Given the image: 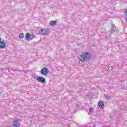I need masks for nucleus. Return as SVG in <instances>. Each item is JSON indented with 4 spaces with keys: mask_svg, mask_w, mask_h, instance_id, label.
<instances>
[{
    "mask_svg": "<svg viewBox=\"0 0 127 127\" xmlns=\"http://www.w3.org/2000/svg\"><path fill=\"white\" fill-rule=\"evenodd\" d=\"M116 30H117V29L111 28V29L110 30V32H111V33H114L116 32Z\"/></svg>",
    "mask_w": 127,
    "mask_h": 127,
    "instance_id": "nucleus-14",
    "label": "nucleus"
},
{
    "mask_svg": "<svg viewBox=\"0 0 127 127\" xmlns=\"http://www.w3.org/2000/svg\"><path fill=\"white\" fill-rule=\"evenodd\" d=\"M25 39H26V40H27V41L30 40V35L29 33H26Z\"/></svg>",
    "mask_w": 127,
    "mask_h": 127,
    "instance_id": "nucleus-9",
    "label": "nucleus"
},
{
    "mask_svg": "<svg viewBox=\"0 0 127 127\" xmlns=\"http://www.w3.org/2000/svg\"><path fill=\"white\" fill-rule=\"evenodd\" d=\"M24 37V34L21 33L19 34V38H20V39H22V38H23Z\"/></svg>",
    "mask_w": 127,
    "mask_h": 127,
    "instance_id": "nucleus-12",
    "label": "nucleus"
},
{
    "mask_svg": "<svg viewBox=\"0 0 127 127\" xmlns=\"http://www.w3.org/2000/svg\"><path fill=\"white\" fill-rule=\"evenodd\" d=\"M40 73L41 74H42V75L46 76V75H47L48 73H49V70L48 69V68H47V67H43L41 70Z\"/></svg>",
    "mask_w": 127,
    "mask_h": 127,
    "instance_id": "nucleus-2",
    "label": "nucleus"
},
{
    "mask_svg": "<svg viewBox=\"0 0 127 127\" xmlns=\"http://www.w3.org/2000/svg\"><path fill=\"white\" fill-rule=\"evenodd\" d=\"M37 81H38V82H39L40 83H44L46 82L45 78L42 76H38V77L37 78Z\"/></svg>",
    "mask_w": 127,
    "mask_h": 127,
    "instance_id": "nucleus-3",
    "label": "nucleus"
},
{
    "mask_svg": "<svg viewBox=\"0 0 127 127\" xmlns=\"http://www.w3.org/2000/svg\"><path fill=\"white\" fill-rule=\"evenodd\" d=\"M126 13H127V10H126ZM126 15H127V14H126Z\"/></svg>",
    "mask_w": 127,
    "mask_h": 127,
    "instance_id": "nucleus-18",
    "label": "nucleus"
},
{
    "mask_svg": "<svg viewBox=\"0 0 127 127\" xmlns=\"http://www.w3.org/2000/svg\"><path fill=\"white\" fill-rule=\"evenodd\" d=\"M104 98H105V99H107L108 100H111V96H110L109 95L104 94Z\"/></svg>",
    "mask_w": 127,
    "mask_h": 127,
    "instance_id": "nucleus-10",
    "label": "nucleus"
},
{
    "mask_svg": "<svg viewBox=\"0 0 127 127\" xmlns=\"http://www.w3.org/2000/svg\"><path fill=\"white\" fill-rule=\"evenodd\" d=\"M12 126L14 127H19L20 124H19V122L18 121H15L13 122Z\"/></svg>",
    "mask_w": 127,
    "mask_h": 127,
    "instance_id": "nucleus-5",
    "label": "nucleus"
},
{
    "mask_svg": "<svg viewBox=\"0 0 127 127\" xmlns=\"http://www.w3.org/2000/svg\"><path fill=\"white\" fill-rule=\"evenodd\" d=\"M89 111L91 113H93L94 112V109H93V108L90 107L89 108Z\"/></svg>",
    "mask_w": 127,
    "mask_h": 127,
    "instance_id": "nucleus-15",
    "label": "nucleus"
},
{
    "mask_svg": "<svg viewBox=\"0 0 127 127\" xmlns=\"http://www.w3.org/2000/svg\"><path fill=\"white\" fill-rule=\"evenodd\" d=\"M98 106L100 109H103L104 108V103H103L102 101H99L98 103Z\"/></svg>",
    "mask_w": 127,
    "mask_h": 127,
    "instance_id": "nucleus-7",
    "label": "nucleus"
},
{
    "mask_svg": "<svg viewBox=\"0 0 127 127\" xmlns=\"http://www.w3.org/2000/svg\"><path fill=\"white\" fill-rule=\"evenodd\" d=\"M80 57L84 61H89L90 59H91V55L89 53H84L82 55L80 56Z\"/></svg>",
    "mask_w": 127,
    "mask_h": 127,
    "instance_id": "nucleus-1",
    "label": "nucleus"
},
{
    "mask_svg": "<svg viewBox=\"0 0 127 127\" xmlns=\"http://www.w3.org/2000/svg\"><path fill=\"white\" fill-rule=\"evenodd\" d=\"M116 26L115 25V24H112V28H113L114 29H116Z\"/></svg>",
    "mask_w": 127,
    "mask_h": 127,
    "instance_id": "nucleus-16",
    "label": "nucleus"
},
{
    "mask_svg": "<svg viewBox=\"0 0 127 127\" xmlns=\"http://www.w3.org/2000/svg\"><path fill=\"white\" fill-rule=\"evenodd\" d=\"M50 25H52V26H54L55 25H56L57 24V21L55 20H52L50 22Z\"/></svg>",
    "mask_w": 127,
    "mask_h": 127,
    "instance_id": "nucleus-8",
    "label": "nucleus"
},
{
    "mask_svg": "<svg viewBox=\"0 0 127 127\" xmlns=\"http://www.w3.org/2000/svg\"><path fill=\"white\" fill-rule=\"evenodd\" d=\"M75 106L76 107V108H79V104H75Z\"/></svg>",
    "mask_w": 127,
    "mask_h": 127,
    "instance_id": "nucleus-17",
    "label": "nucleus"
},
{
    "mask_svg": "<svg viewBox=\"0 0 127 127\" xmlns=\"http://www.w3.org/2000/svg\"><path fill=\"white\" fill-rule=\"evenodd\" d=\"M0 49H3V48H5V43L4 42L2 41H0Z\"/></svg>",
    "mask_w": 127,
    "mask_h": 127,
    "instance_id": "nucleus-6",
    "label": "nucleus"
},
{
    "mask_svg": "<svg viewBox=\"0 0 127 127\" xmlns=\"http://www.w3.org/2000/svg\"><path fill=\"white\" fill-rule=\"evenodd\" d=\"M33 38H35V36L33 34L30 35V40H32Z\"/></svg>",
    "mask_w": 127,
    "mask_h": 127,
    "instance_id": "nucleus-13",
    "label": "nucleus"
},
{
    "mask_svg": "<svg viewBox=\"0 0 127 127\" xmlns=\"http://www.w3.org/2000/svg\"><path fill=\"white\" fill-rule=\"evenodd\" d=\"M93 127H95L94 125H93Z\"/></svg>",
    "mask_w": 127,
    "mask_h": 127,
    "instance_id": "nucleus-19",
    "label": "nucleus"
},
{
    "mask_svg": "<svg viewBox=\"0 0 127 127\" xmlns=\"http://www.w3.org/2000/svg\"><path fill=\"white\" fill-rule=\"evenodd\" d=\"M31 77H32V78H34V79H36V80H37V78H38V75H36V74H35V73H33L32 74V75H31Z\"/></svg>",
    "mask_w": 127,
    "mask_h": 127,
    "instance_id": "nucleus-11",
    "label": "nucleus"
},
{
    "mask_svg": "<svg viewBox=\"0 0 127 127\" xmlns=\"http://www.w3.org/2000/svg\"><path fill=\"white\" fill-rule=\"evenodd\" d=\"M40 34H42L43 35H47L48 34L47 33V29H42L39 31Z\"/></svg>",
    "mask_w": 127,
    "mask_h": 127,
    "instance_id": "nucleus-4",
    "label": "nucleus"
}]
</instances>
